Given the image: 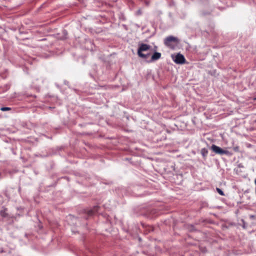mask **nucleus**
I'll return each instance as SVG.
<instances>
[{
  "label": "nucleus",
  "mask_w": 256,
  "mask_h": 256,
  "mask_svg": "<svg viewBox=\"0 0 256 256\" xmlns=\"http://www.w3.org/2000/svg\"><path fill=\"white\" fill-rule=\"evenodd\" d=\"M3 141L6 143H12L14 140H12L11 138L8 137H4L2 139Z\"/></svg>",
  "instance_id": "nucleus-30"
},
{
  "label": "nucleus",
  "mask_w": 256,
  "mask_h": 256,
  "mask_svg": "<svg viewBox=\"0 0 256 256\" xmlns=\"http://www.w3.org/2000/svg\"><path fill=\"white\" fill-rule=\"evenodd\" d=\"M167 211L164 206L146 204L134 206L132 208V214L134 216H143L150 220H155L160 216L166 213Z\"/></svg>",
  "instance_id": "nucleus-1"
},
{
  "label": "nucleus",
  "mask_w": 256,
  "mask_h": 256,
  "mask_svg": "<svg viewBox=\"0 0 256 256\" xmlns=\"http://www.w3.org/2000/svg\"><path fill=\"white\" fill-rule=\"evenodd\" d=\"M10 150H11V152H12L14 154L16 155V150H15L14 148H11V149H10Z\"/></svg>",
  "instance_id": "nucleus-47"
},
{
  "label": "nucleus",
  "mask_w": 256,
  "mask_h": 256,
  "mask_svg": "<svg viewBox=\"0 0 256 256\" xmlns=\"http://www.w3.org/2000/svg\"><path fill=\"white\" fill-rule=\"evenodd\" d=\"M214 161L215 162L216 165L217 166V168H219L220 166V161L218 159H214Z\"/></svg>",
  "instance_id": "nucleus-37"
},
{
  "label": "nucleus",
  "mask_w": 256,
  "mask_h": 256,
  "mask_svg": "<svg viewBox=\"0 0 256 256\" xmlns=\"http://www.w3.org/2000/svg\"><path fill=\"white\" fill-rule=\"evenodd\" d=\"M250 144H249L248 147H250Z\"/></svg>",
  "instance_id": "nucleus-64"
},
{
  "label": "nucleus",
  "mask_w": 256,
  "mask_h": 256,
  "mask_svg": "<svg viewBox=\"0 0 256 256\" xmlns=\"http://www.w3.org/2000/svg\"><path fill=\"white\" fill-rule=\"evenodd\" d=\"M49 108H54V107H52V106H49Z\"/></svg>",
  "instance_id": "nucleus-60"
},
{
  "label": "nucleus",
  "mask_w": 256,
  "mask_h": 256,
  "mask_svg": "<svg viewBox=\"0 0 256 256\" xmlns=\"http://www.w3.org/2000/svg\"><path fill=\"white\" fill-rule=\"evenodd\" d=\"M16 209L18 211H20V213H18L17 214V215L19 216H22V214H21V212H22L24 210V207L23 206H17L16 208Z\"/></svg>",
  "instance_id": "nucleus-21"
},
{
  "label": "nucleus",
  "mask_w": 256,
  "mask_h": 256,
  "mask_svg": "<svg viewBox=\"0 0 256 256\" xmlns=\"http://www.w3.org/2000/svg\"><path fill=\"white\" fill-rule=\"evenodd\" d=\"M234 170L236 174H238L239 172V171H238V169H237V168H235Z\"/></svg>",
  "instance_id": "nucleus-51"
},
{
  "label": "nucleus",
  "mask_w": 256,
  "mask_h": 256,
  "mask_svg": "<svg viewBox=\"0 0 256 256\" xmlns=\"http://www.w3.org/2000/svg\"><path fill=\"white\" fill-rule=\"evenodd\" d=\"M253 205H254V206H256V203H254V204H253Z\"/></svg>",
  "instance_id": "nucleus-59"
},
{
  "label": "nucleus",
  "mask_w": 256,
  "mask_h": 256,
  "mask_svg": "<svg viewBox=\"0 0 256 256\" xmlns=\"http://www.w3.org/2000/svg\"><path fill=\"white\" fill-rule=\"evenodd\" d=\"M248 200L250 199V196H248Z\"/></svg>",
  "instance_id": "nucleus-62"
},
{
  "label": "nucleus",
  "mask_w": 256,
  "mask_h": 256,
  "mask_svg": "<svg viewBox=\"0 0 256 256\" xmlns=\"http://www.w3.org/2000/svg\"><path fill=\"white\" fill-rule=\"evenodd\" d=\"M240 222H241L242 224L241 223L237 224V226L238 225L241 226L242 227V228H244V229L246 228L248 226V224L244 221V219H242L240 220Z\"/></svg>",
  "instance_id": "nucleus-23"
},
{
  "label": "nucleus",
  "mask_w": 256,
  "mask_h": 256,
  "mask_svg": "<svg viewBox=\"0 0 256 256\" xmlns=\"http://www.w3.org/2000/svg\"><path fill=\"white\" fill-rule=\"evenodd\" d=\"M159 226L158 227H156L154 225L146 224L144 222H140V230H138L139 232L142 233L144 234H148L151 233L155 232L158 230Z\"/></svg>",
  "instance_id": "nucleus-6"
},
{
  "label": "nucleus",
  "mask_w": 256,
  "mask_h": 256,
  "mask_svg": "<svg viewBox=\"0 0 256 256\" xmlns=\"http://www.w3.org/2000/svg\"><path fill=\"white\" fill-rule=\"evenodd\" d=\"M8 208L5 206H2L0 210V216L3 219L8 220V224H11L14 222V219L16 218L12 216L8 212Z\"/></svg>",
  "instance_id": "nucleus-8"
},
{
  "label": "nucleus",
  "mask_w": 256,
  "mask_h": 256,
  "mask_svg": "<svg viewBox=\"0 0 256 256\" xmlns=\"http://www.w3.org/2000/svg\"><path fill=\"white\" fill-rule=\"evenodd\" d=\"M84 144L85 145L88 146V148H90V149H92V148H94V146H93L92 144L87 142H84Z\"/></svg>",
  "instance_id": "nucleus-36"
},
{
  "label": "nucleus",
  "mask_w": 256,
  "mask_h": 256,
  "mask_svg": "<svg viewBox=\"0 0 256 256\" xmlns=\"http://www.w3.org/2000/svg\"><path fill=\"white\" fill-rule=\"evenodd\" d=\"M177 38L172 36L167 37L164 40V44L167 46H170L171 42H176Z\"/></svg>",
  "instance_id": "nucleus-14"
},
{
  "label": "nucleus",
  "mask_w": 256,
  "mask_h": 256,
  "mask_svg": "<svg viewBox=\"0 0 256 256\" xmlns=\"http://www.w3.org/2000/svg\"><path fill=\"white\" fill-rule=\"evenodd\" d=\"M48 149L50 152L49 156H51L57 155H58L61 157L64 156L63 152L65 150L66 146L64 145L56 146V147H50Z\"/></svg>",
  "instance_id": "nucleus-7"
},
{
  "label": "nucleus",
  "mask_w": 256,
  "mask_h": 256,
  "mask_svg": "<svg viewBox=\"0 0 256 256\" xmlns=\"http://www.w3.org/2000/svg\"><path fill=\"white\" fill-rule=\"evenodd\" d=\"M71 231H72V234H76L78 233V230H76V228H71Z\"/></svg>",
  "instance_id": "nucleus-38"
},
{
  "label": "nucleus",
  "mask_w": 256,
  "mask_h": 256,
  "mask_svg": "<svg viewBox=\"0 0 256 256\" xmlns=\"http://www.w3.org/2000/svg\"><path fill=\"white\" fill-rule=\"evenodd\" d=\"M154 248L157 252H161L162 251V248L156 245Z\"/></svg>",
  "instance_id": "nucleus-40"
},
{
  "label": "nucleus",
  "mask_w": 256,
  "mask_h": 256,
  "mask_svg": "<svg viewBox=\"0 0 256 256\" xmlns=\"http://www.w3.org/2000/svg\"><path fill=\"white\" fill-rule=\"evenodd\" d=\"M44 152L46 158H48V157H52L51 156H49V154H50V152L48 148Z\"/></svg>",
  "instance_id": "nucleus-41"
},
{
  "label": "nucleus",
  "mask_w": 256,
  "mask_h": 256,
  "mask_svg": "<svg viewBox=\"0 0 256 256\" xmlns=\"http://www.w3.org/2000/svg\"><path fill=\"white\" fill-rule=\"evenodd\" d=\"M44 136L46 138H49V139H50V140H52V136H46V135H45V134H44Z\"/></svg>",
  "instance_id": "nucleus-54"
},
{
  "label": "nucleus",
  "mask_w": 256,
  "mask_h": 256,
  "mask_svg": "<svg viewBox=\"0 0 256 256\" xmlns=\"http://www.w3.org/2000/svg\"><path fill=\"white\" fill-rule=\"evenodd\" d=\"M86 125V124H85V123L78 124V126H80V127H83V126H85Z\"/></svg>",
  "instance_id": "nucleus-50"
},
{
  "label": "nucleus",
  "mask_w": 256,
  "mask_h": 256,
  "mask_svg": "<svg viewBox=\"0 0 256 256\" xmlns=\"http://www.w3.org/2000/svg\"><path fill=\"white\" fill-rule=\"evenodd\" d=\"M138 230H140V226L138 224L134 223L131 225L128 226L126 232L130 234L134 240H138L139 242H141L142 241V239L138 233L139 232Z\"/></svg>",
  "instance_id": "nucleus-5"
},
{
  "label": "nucleus",
  "mask_w": 256,
  "mask_h": 256,
  "mask_svg": "<svg viewBox=\"0 0 256 256\" xmlns=\"http://www.w3.org/2000/svg\"><path fill=\"white\" fill-rule=\"evenodd\" d=\"M215 142L214 139L212 140V142L208 143L207 142L204 141L206 147L208 148V150L210 151V156H214L216 154L220 156L226 155L228 156H231L233 153L228 150V147H220L216 145L214 142Z\"/></svg>",
  "instance_id": "nucleus-3"
},
{
  "label": "nucleus",
  "mask_w": 256,
  "mask_h": 256,
  "mask_svg": "<svg viewBox=\"0 0 256 256\" xmlns=\"http://www.w3.org/2000/svg\"><path fill=\"white\" fill-rule=\"evenodd\" d=\"M0 110L2 112L10 111L12 110V108L9 106H2L0 108Z\"/></svg>",
  "instance_id": "nucleus-24"
},
{
  "label": "nucleus",
  "mask_w": 256,
  "mask_h": 256,
  "mask_svg": "<svg viewBox=\"0 0 256 256\" xmlns=\"http://www.w3.org/2000/svg\"><path fill=\"white\" fill-rule=\"evenodd\" d=\"M100 183H102L106 185H110L112 184V181L106 180H102V181H100Z\"/></svg>",
  "instance_id": "nucleus-33"
},
{
  "label": "nucleus",
  "mask_w": 256,
  "mask_h": 256,
  "mask_svg": "<svg viewBox=\"0 0 256 256\" xmlns=\"http://www.w3.org/2000/svg\"><path fill=\"white\" fill-rule=\"evenodd\" d=\"M151 48L150 45L144 44H142L139 46L138 50V56H144L143 52L148 51Z\"/></svg>",
  "instance_id": "nucleus-10"
},
{
  "label": "nucleus",
  "mask_w": 256,
  "mask_h": 256,
  "mask_svg": "<svg viewBox=\"0 0 256 256\" xmlns=\"http://www.w3.org/2000/svg\"><path fill=\"white\" fill-rule=\"evenodd\" d=\"M60 180V178H58L52 184L46 186V188H55L57 185L58 182Z\"/></svg>",
  "instance_id": "nucleus-27"
},
{
  "label": "nucleus",
  "mask_w": 256,
  "mask_h": 256,
  "mask_svg": "<svg viewBox=\"0 0 256 256\" xmlns=\"http://www.w3.org/2000/svg\"><path fill=\"white\" fill-rule=\"evenodd\" d=\"M7 173L8 172L5 169L3 170L2 171H0V180H2L4 178L3 174L6 175Z\"/></svg>",
  "instance_id": "nucleus-31"
},
{
  "label": "nucleus",
  "mask_w": 256,
  "mask_h": 256,
  "mask_svg": "<svg viewBox=\"0 0 256 256\" xmlns=\"http://www.w3.org/2000/svg\"><path fill=\"white\" fill-rule=\"evenodd\" d=\"M143 55H144V56H139L144 59H147L150 57V52H148V51L146 52V53H144V52H143Z\"/></svg>",
  "instance_id": "nucleus-28"
},
{
  "label": "nucleus",
  "mask_w": 256,
  "mask_h": 256,
  "mask_svg": "<svg viewBox=\"0 0 256 256\" xmlns=\"http://www.w3.org/2000/svg\"><path fill=\"white\" fill-rule=\"evenodd\" d=\"M210 214H211V215L214 216L215 217H217L218 216L217 214H215V213L210 212Z\"/></svg>",
  "instance_id": "nucleus-52"
},
{
  "label": "nucleus",
  "mask_w": 256,
  "mask_h": 256,
  "mask_svg": "<svg viewBox=\"0 0 256 256\" xmlns=\"http://www.w3.org/2000/svg\"><path fill=\"white\" fill-rule=\"evenodd\" d=\"M207 220H206H206H203V221H202V222H206V221H207Z\"/></svg>",
  "instance_id": "nucleus-57"
},
{
  "label": "nucleus",
  "mask_w": 256,
  "mask_h": 256,
  "mask_svg": "<svg viewBox=\"0 0 256 256\" xmlns=\"http://www.w3.org/2000/svg\"><path fill=\"white\" fill-rule=\"evenodd\" d=\"M162 222L164 225L166 226H172L174 230L178 228V221L174 218L172 216H170L164 220H162Z\"/></svg>",
  "instance_id": "nucleus-9"
},
{
  "label": "nucleus",
  "mask_w": 256,
  "mask_h": 256,
  "mask_svg": "<svg viewBox=\"0 0 256 256\" xmlns=\"http://www.w3.org/2000/svg\"><path fill=\"white\" fill-rule=\"evenodd\" d=\"M208 148H203L200 150V154H201L202 158L206 160L207 158L208 154Z\"/></svg>",
  "instance_id": "nucleus-15"
},
{
  "label": "nucleus",
  "mask_w": 256,
  "mask_h": 256,
  "mask_svg": "<svg viewBox=\"0 0 256 256\" xmlns=\"http://www.w3.org/2000/svg\"><path fill=\"white\" fill-rule=\"evenodd\" d=\"M88 214V210H84V213L82 214L81 217H77L72 214H69L66 217V220L68 224L72 226H77L78 222L80 225L82 226L87 229L89 228V221L84 219V216Z\"/></svg>",
  "instance_id": "nucleus-4"
},
{
  "label": "nucleus",
  "mask_w": 256,
  "mask_h": 256,
  "mask_svg": "<svg viewBox=\"0 0 256 256\" xmlns=\"http://www.w3.org/2000/svg\"><path fill=\"white\" fill-rule=\"evenodd\" d=\"M228 98H230V100H231L232 101H235L236 100H238V97L234 96V97H228Z\"/></svg>",
  "instance_id": "nucleus-43"
},
{
  "label": "nucleus",
  "mask_w": 256,
  "mask_h": 256,
  "mask_svg": "<svg viewBox=\"0 0 256 256\" xmlns=\"http://www.w3.org/2000/svg\"><path fill=\"white\" fill-rule=\"evenodd\" d=\"M61 130H62V128L60 126L56 127L54 128V132L56 134H58L60 132V131Z\"/></svg>",
  "instance_id": "nucleus-34"
},
{
  "label": "nucleus",
  "mask_w": 256,
  "mask_h": 256,
  "mask_svg": "<svg viewBox=\"0 0 256 256\" xmlns=\"http://www.w3.org/2000/svg\"><path fill=\"white\" fill-rule=\"evenodd\" d=\"M123 192H125L124 188L118 187L116 189V192L118 195L120 194V193H122V195L123 196Z\"/></svg>",
  "instance_id": "nucleus-22"
},
{
  "label": "nucleus",
  "mask_w": 256,
  "mask_h": 256,
  "mask_svg": "<svg viewBox=\"0 0 256 256\" xmlns=\"http://www.w3.org/2000/svg\"><path fill=\"white\" fill-rule=\"evenodd\" d=\"M222 221L224 222V223L222 224L221 227L223 230H228L232 226H237V224L234 222H229L226 220H222Z\"/></svg>",
  "instance_id": "nucleus-11"
},
{
  "label": "nucleus",
  "mask_w": 256,
  "mask_h": 256,
  "mask_svg": "<svg viewBox=\"0 0 256 256\" xmlns=\"http://www.w3.org/2000/svg\"><path fill=\"white\" fill-rule=\"evenodd\" d=\"M250 192V189L248 188L244 192V194H248Z\"/></svg>",
  "instance_id": "nucleus-48"
},
{
  "label": "nucleus",
  "mask_w": 256,
  "mask_h": 256,
  "mask_svg": "<svg viewBox=\"0 0 256 256\" xmlns=\"http://www.w3.org/2000/svg\"><path fill=\"white\" fill-rule=\"evenodd\" d=\"M172 59L177 64H183L186 61L184 56L180 54H177L174 57L172 56Z\"/></svg>",
  "instance_id": "nucleus-12"
},
{
  "label": "nucleus",
  "mask_w": 256,
  "mask_h": 256,
  "mask_svg": "<svg viewBox=\"0 0 256 256\" xmlns=\"http://www.w3.org/2000/svg\"><path fill=\"white\" fill-rule=\"evenodd\" d=\"M161 57V54L158 52H154L150 60L148 61L149 62L156 61L160 59Z\"/></svg>",
  "instance_id": "nucleus-16"
},
{
  "label": "nucleus",
  "mask_w": 256,
  "mask_h": 256,
  "mask_svg": "<svg viewBox=\"0 0 256 256\" xmlns=\"http://www.w3.org/2000/svg\"><path fill=\"white\" fill-rule=\"evenodd\" d=\"M214 208H218V209H221L222 206H214Z\"/></svg>",
  "instance_id": "nucleus-53"
},
{
  "label": "nucleus",
  "mask_w": 256,
  "mask_h": 256,
  "mask_svg": "<svg viewBox=\"0 0 256 256\" xmlns=\"http://www.w3.org/2000/svg\"><path fill=\"white\" fill-rule=\"evenodd\" d=\"M250 218L251 219H254L256 218V215L251 214V215L250 216Z\"/></svg>",
  "instance_id": "nucleus-49"
},
{
  "label": "nucleus",
  "mask_w": 256,
  "mask_h": 256,
  "mask_svg": "<svg viewBox=\"0 0 256 256\" xmlns=\"http://www.w3.org/2000/svg\"><path fill=\"white\" fill-rule=\"evenodd\" d=\"M60 179V178H64V179H66L68 181H70V178L68 176H62L61 178H59Z\"/></svg>",
  "instance_id": "nucleus-44"
},
{
  "label": "nucleus",
  "mask_w": 256,
  "mask_h": 256,
  "mask_svg": "<svg viewBox=\"0 0 256 256\" xmlns=\"http://www.w3.org/2000/svg\"><path fill=\"white\" fill-rule=\"evenodd\" d=\"M208 206V204L206 202H202V204H200V209L201 210L204 208L207 207Z\"/></svg>",
  "instance_id": "nucleus-35"
},
{
  "label": "nucleus",
  "mask_w": 256,
  "mask_h": 256,
  "mask_svg": "<svg viewBox=\"0 0 256 256\" xmlns=\"http://www.w3.org/2000/svg\"><path fill=\"white\" fill-rule=\"evenodd\" d=\"M122 118H126L128 120H130V119H132L134 122L136 121V118L134 116H130L128 113L125 112H124Z\"/></svg>",
  "instance_id": "nucleus-19"
},
{
  "label": "nucleus",
  "mask_w": 256,
  "mask_h": 256,
  "mask_svg": "<svg viewBox=\"0 0 256 256\" xmlns=\"http://www.w3.org/2000/svg\"><path fill=\"white\" fill-rule=\"evenodd\" d=\"M98 180H102V179H101L100 178H98Z\"/></svg>",
  "instance_id": "nucleus-58"
},
{
  "label": "nucleus",
  "mask_w": 256,
  "mask_h": 256,
  "mask_svg": "<svg viewBox=\"0 0 256 256\" xmlns=\"http://www.w3.org/2000/svg\"><path fill=\"white\" fill-rule=\"evenodd\" d=\"M76 182L82 185L83 184V182L82 180H76Z\"/></svg>",
  "instance_id": "nucleus-46"
},
{
  "label": "nucleus",
  "mask_w": 256,
  "mask_h": 256,
  "mask_svg": "<svg viewBox=\"0 0 256 256\" xmlns=\"http://www.w3.org/2000/svg\"><path fill=\"white\" fill-rule=\"evenodd\" d=\"M198 249H199L200 252L202 254H204L208 252V250L206 246H200L198 248Z\"/></svg>",
  "instance_id": "nucleus-26"
},
{
  "label": "nucleus",
  "mask_w": 256,
  "mask_h": 256,
  "mask_svg": "<svg viewBox=\"0 0 256 256\" xmlns=\"http://www.w3.org/2000/svg\"><path fill=\"white\" fill-rule=\"evenodd\" d=\"M8 198V200H10V194L8 192V190L6 189L3 190L2 192Z\"/></svg>",
  "instance_id": "nucleus-32"
},
{
  "label": "nucleus",
  "mask_w": 256,
  "mask_h": 256,
  "mask_svg": "<svg viewBox=\"0 0 256 256\" xmlns=\"http://www.w3.org/2000/svg\"><path fill=\"white\" fill-rule=\"evenodd\" d=\"M38 223L36 224V227L38 228V230L40 232H43L44 231V228L43 226L42 222L38 218Z\"/></svg>",
  "instance_id": "nucleus-18"
},
{
  "label": "nucleus",
  "mask_w": 256,
  "mask_h": 256,
  "mask_svg": "<svg viewBox=\"0 0 256 256\" xmlns=\"http://www.w3.org/2000/svg\"><path fill=\"white\" fill-rule=\"evenodd\" d=\"M0 198H2V196L0 194Z\"/></svg>",
  "instance_id": "nucleus-63"
},
{
  "label": "nucleus",
  "mask_w": 256,
  "mask_h": 256,
  "mask_svg": "<svg viewBox=\"0 0 256 256\" xmlns=\"http://www.w3.org/2000/svg\"><path fill=\"white\" fill-rule=\"evenodd\" d=\"M38 156L42 158H46L44 152H42L41 153L38 154Z\"/></svg>",
  "instance_id": "nucleus-39"
},
{
  "label": "nucleus",
  "mask_w": 256,
  "mask_h": 256,
  "mask_svg": "<svg viewBox=\"0 0 256 256\" xmlns=\"http://www.w3.org/2000/svg\"><path fill=\"white\" fill-rule=\"evenodd\" d=\"M237 166L238 168H243L244 167V165L242 163L238 164Z\"/></svg>",
  "instance_id": "nucleus-45"
},
{
  "label": "nucleus",
  "mask_w": 256,
  "mask_h": 256,
  "mask_svg": "<svg viewBox=\"0 0 256 256\" xmlns=\"http://www.w3.org/2000/svg\"><path fill=\"white\" fill-rule=\"evenodd\" d=\"M123 161H126L132 166H136L138 164V162L136 161H134L132 160V157H126L123 158Z\"/></svg>",
  "instance_id": "nucleus-17"
},
{
  "label": "nucleus",
  "mask_w": 256,
  "mask_h": 256,
  "mask_svg": "<svg viewBox=\"0 0 256 256\" xmlns=\"http://www.w3.org/2000/svg\"><path fill=\"white\" fill-rule=\"evenodd\" d=\"M10 98V99L11 100H12V99H14V98H16V97H12V96H11V97H9Z\"/></svg>",
  "instance_id": "nucleus-56"
},
{
  "label": "nucleus",
  "mask_w": 256,
  "mask_h": 256,
  "mask_svg": "<svg viewBox=\"0 0 256 256\" xmlns=\"http://www.w3.org/2000/svg\"><path fill=\"white\" fill-rule=\"evenodd\" d=\"M108 138H109V139H112V137H110V138L108 137Z\"/></svg>",
  "instance_id": "nucleus-61"
},
{
  "label": "nucleus",
  "mask_w": 256,
  "mask_h": 256,
  "mask_svg": "<svg viewBox=\"0 0 256 256\" xmlns=\"http://www.w3.org/2000/svg\"><path fill=\"white\" fill-rule=\"evenodd\" d=\"M100 208L98 205H96L93 208L88 209V214L84 216V219L89 221V224H90L91 219L93 218L94 221L111 226L112 222L110 216L104 212H99Z\"/></svg>",
  "instance_id": "nucleus-2"
},
{
  "label": "nucleus",
  "mask_w": 256,
  "mask_h": 256,
  "mask_svg": "<svg viewBox=\"0 0 256 256\" xmlns=\"http://www.w3.org/2000/svg\"><path fill=\"white\" fill-rule=\"evenodd\" d=\"M28 236H29V234H27V233H26V234H25V236H26V238H28Z\"/></svg>",
  "instance_id": "nucleus-55"
},
{
  "label": "nucleus",
  "mask_w": 256,
  "mask_h": 256,
  "mask_svg": "<svg viewBox=\"0 0 256 256\" xmlns=\"http://www.w3.org/2000/svg\"><path fill=\"white\" fill-rule=\"evenodd\" d=\"M185 228L190 232H196L198 231V229L196 228V226L194 224H184Z\"/></svg>",
  "instance_id": "nucleus-13"
},
{
  "label": "nucleus",
  "mask_w": 256,
  "mask_h": 256,
  "mask_svg": "<svg viewBox=\"0 0 256 256\" xmlns=\"http://www.w3.org/2000/svg\"><path fill=\"white\" fill-rule=\"evenodd\" d=\"M248 100L249 102L254 103V108H256V96L254 97H248Z\"/></svg>",
  "instance_id": "nucleus-20"
},
{
  "label": "nucleus",
  "mask_w": 256,
  "mask_h": 256,
  "mask_svg": "<svg viewBox=\"0 0 256 256\" xmlns=\"http://www.w3.org/2000/svg\"><path fill=\"white\" fill-rule=\"evenodd\" d=\"M72 174L76 177L81 178L83 176V174L77 171H73Z\"/></svg>",
  "instance_id": "nucleus-29"
},
{
  "label": "nucleus",
  "mask_w": 256,
  "mask_h": 256,
  "mask_svg": "<svg viewBox=\"0 0 256 256\" xmlns=\"http://www.w3.org/2000/svg\"><path fill=\"white\" fill-rule=\"evenodd\" d=\"M233 150L236 152H239L240 148L238 146H236L233 148Z\"/></svg>",
  "instance_id": "nucleus-42"
},
{
  "label": "nucleus",
  "mask_w": 256,
  "mask_h": 256,
  "mask_svg": "<svg viewBox=\"0 0 256 256\" xmlns=\"http://www.w3.org/2000/svg\"><path fill=\"white\" fill-rule=\"evenodd\" d=\"M216 191L221 196H224L225 194L223 190L220 188L216 187Z\"/></svg>",
  "instance_id": "nucleus-25"
}]
</instances>
